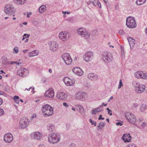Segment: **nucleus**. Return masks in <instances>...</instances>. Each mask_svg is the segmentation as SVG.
Wrapping results in <instances>:
<instances>
[{
    "instance_id": "c85d7f7f",
    "label": "nucleus",
    "mask_w": 147,
    "mask_h": 147,
    "mask_svg": "<svg viewBox=\"0 0 147 147\" xmlns=\"http://www.w3.org/2000/svg\"><path fill=\"white\" fill-rule=\"evenodd\" d=\"M140 84L139 82L136 81H133L132 82V86L135 88V90L138 88Z\"/></svg>"
},
{
    "instance_id": "338daca9",
    "label": "nucleus",
    "mask_w": 147,
    "mask_h": 147,
    "mask_svg": "<svg viewBox=\"0 0 147 147\" xmlns=\"http://www.w3.org/2000/svg\"><path fill=\"white\" fill-rule=\"evenodd\" d=\"M3 92L0 90V95H3Z\"/></svg>"
},
{
    "instance_id": "f257e3e1",
    "label": "nucleus",
    "mask_w": 147,
    "mask_h": 147,
    "mask_svg": "<svg viewBox=\"0 0 147 147\" xmlns=\"http://www.w3.org/2000/svg\"><path fill=\"white\" fill-rule=\"evenodd\" d=\"M48 139L50 143L53 144H56L60 140V136L58 133H53L49 136Z\"/></svg>"
},
{
    "instance_id": "a19ab883",
    "label": "nucleus",
    "mask_w": 147,
    "mask_h": 147,
    "mask_svg": "<svg viewBox=\"0 0 147 147\" xmlns=\"http://www.w3.org/2000/svg\"><path fill=\"white\" fill-rule=\"evenodd\" d=\"M106 109L108 112V114H109L110 116L112 115V113L111 110V109H110L108 108H107Z\"/></svg>"
},
{
    "instance_id": "09e8293b",
    "label": "nucleus",
    "mask_w": 147,
    "mask_h": 147,
    "mask_svg": "<svg viewBox=\"0 0 147 147\" xmlns=\"http://www.w3.org/2000/svg\"><path fill=\"white\" fill-rule=\"evenodd\" d=\"M119 34L122 35L124 33V31L121 30L119 31Z\"/></svg>"
},
{
    "instance_id": "f03ea898",
    "label": "nucleus",
    "mask_w": 147,
    "mask_h": 147,
    "mask_svg": "<svg viewBox=\"0 0 147 147\" xmlns=\"http://www.w3.org/2000/svg\"><path fill=\"white\" fill-rule=\"evenodd\" d=\"M53 109L52 107L47 104L44 105L42 108V112L43 114L48 116H50L53 114Z\"/></svg>"
},
{
    "instance_id": "bb28decb",
    "label": "nucleus",
    "mask_w": 147,
    "mask_h": 147,
    "mask_svg": "<svg viewBox=\"0 0 147 147\" xmlns=\"http://www.w3.org/2000/svg\"><path fill=\"white\" fill-rule=\"evenodd\" d=\"M38 51L36 50H34L30 52L28 54V56L29 57H32L38 55Z\"/></svg>"
},
{
    "instance_id": "603ef678",
    "label": "nucleus",
    "mask_w": 147,
    "mask_h": 147,
    "mask_svg": "<svg viewBox=\"0 0 147 147\" xmlns=\"http://www.w3.org/2000/svg\"><path fill=\"white\" fill-rule=\"evenodd\" d=\"M63 105L65 107L67 108L69 107V105H67V103L66 102H63Z\"/></svg>"
},
{
    "instance_id": "a878e982",
    "label": "nucleus",
    "mask_w": 147,
    "mask_h": 147,
    "mask_svg": "<svg viewBox=\"0 0 147 147\" xmlns=\"http://www.w3.org/2000/svg\"><path fill=\"white\" fill-rule=\"evenodd\" d=\"M128 41L130 46V48H131L134 47V40L131 37H129L127 38Z\"/></svg>"
},
{
    "instance_id": "8fccbe9b",
    "label": "nucleus",
    "mask_w": 147,
    "mask_h": 147,
    "mask_svg": "<svg viewBox=\"0 0 147 147\" xmlns=\"http://www.w3.org/2000/svg\"><path fill=\"white\" fill-rule=\"evenodd\" d=\"M15 63H17V62L16 61H11L9 62L8 64H14Z\"/></svg>"
},
{
    "instance_id": "412c9836",
    "label": "nucleus",
    "mask_w": 147,
    "mask_h": 147,
    "mask_svg": "<svg viewBox=\"0 0 147 147\" xmlns=\"http://www.w3.org/2000/svg\"><path fill=\"white\" fill-rule=\"evenodd\" d=\"M57 97L61 100H65L67 98V94L63 92H58L57 95Z\"/></svg>"
},
{
    "instance_id": "4d7b16f0",
    "label": "nucleus",
    "mask_w": 147,
    "mask_h": 147,
    "mask_svg": "<svg viewBox=\"0 0 147 147\" xmlns=\"http://www.w3.org/2000/svg\"><path fill=\"white\" fill-rule=\"evenodd\" d=\"M3 88L5 91H7L8 90V88L7 87H6L5 86H3Z\"/></svg>"
},
{
    "instance_id": "ddd939ff",
    "label": "nucleus",
    "mask_w": 147,
    "mask_h": 147,
    "mask_svg": "<svg viewBox=\"0 0 147 147\" xmlns=\"http://www.w3.org/2000/svg\"><path fill=\"white\" fill-rule=\"evenodd\" d=\"M135 77L138 78H142L147 79V74H144L142 71L136 72L134 74Z\"/></svg>"
},
{
    "instance_id": "680f3d73",
    "label": "nucleus",
    "mask_w": 147,
    "mask_h": 147,
    "mask_svg": "<svg viewBox=\"0 0 147 147\" xmlns=\"http://www.w3.org/2000/svg\"><path fill=\"white\" fill-rule=\"evenodd\" d=\"M36 117V115L35 114H33L32 116L31 117L32 118H35Z\"/></svg>"
},
{
    "instance_id": "cd10ccee",
    "label": "nucleus",
    "mask_w": 147,
    "mask_h": 147,
    "mask_svg": "<svg viewBox=\"0 0 147 147\" xmlns=\"http://www.w3.org/2000/svg\"><path fill=\"white\" fill-rule=\"evenodd\" d=\"M46 7L45 5H42L39 8V11L40 13H43L46 10Z\"/></svg>"
},
{
    "instance_id": "13d9d810",
    "label": "nucleus",
    "mask_w": 147,
    "mask_h": 147,
    "mask_svg": "<svg viewBox=\"0 0 147 147\" xmlns=\"http://www.w3.org/2000/svg\"><path fill=\"white\" fill-rule=\"evenodd\" d=\"M15 102L17 104H18L19 102V99H13Z\"/></svg>"
},
{
    "instance_id": "6ab92c4d",
    "label": "nucleus",
    "mask_w": 147,
    "mask_h": 147,
    "mask_svg": "<svg viewBox=\"0 0 147 147\" xmlns=\"http://www.w3.org/2000/svg\"><path fill=\"white\" fill-rule=\"evenodd\" d=\"M54 92L52 88H49L46 91L44 94V96L48 98H52L54 97Z\"/></svg>"
},
{
    "instance_id": "1a4fd4ad",
    "label": "nucleus",
    "mask_w": 147,
    "mask_h": 147,
    "mask_svg": "<svg viewBox=\"0 0 147 147\" xmlns=\"http://www.w3.org/2000/svg\"><path fill=\"white\" fill-rule=\"evenodd\" d=\"M61 57L66 65H69L71 63L72 60L69 54H63Z\"/></svg>"
},
{
    "instance_id": "4be33fe9",
    "label": "nucleus",
    "mask_w": 147,
    "mask_h": 147,
    "mask_svg": "<svg viewBox=\"0 0 147 147\" xmlns=\"http://www.w3.org/2000/svg\"><path fill=\"white\" fill-rule=\"evenodd\" d=\"M145 86L144 84H140L138 88L135 90V91L138 93H140L143 92L145 90Z\"/></svg>"
},
{
    "instance_id": "c756f323",
    "label": "nucleus",
    "mask_w": 147,
    "mask_h": 147,
    "mask_svg": "<svg viewBox=\"0 0 147 147\" xmlns=\"http://www.w3.org/2000/svg\"><path fill=\"white\" fill-rule=\"evenodd\" d=\"M146 1V0H137L136 3L138 5H141L145 3Z\"/></svg>"
},
{
    "instance_id": "49530a36",
    "label": "nucleus",
    "mask_w": 147,
    "mask_h": 147,
    "mask_svg": "<svg viewBox=\"0 0 147 147\" xmlns=\"http://www.w3.org/2000/svg\"><path fill=\"white\" fill-rule=\"evenodd\" d=\"M4 113V111L3 109L0 108V116L2 115Z\"/></svg>"
},
{
    "instance_id": "7c9ffc66",
    "label": "nucleus",
    "mask_w": 147,
    "mask_h": 147,
    "mask_svg": "<svg viewBox=\"0 0 147 147\" xmlns=\"http://www.w3.org/2000/svg\"><path fill=\"white\" fill-rule=\"evenodd\" d=\"M147 109V106L145 104H142L140 107V110L141 112H144Z\"/></svg>"
},
{
    "instance_id": "393cba45",
    "label": "nucleus",
    "mask_w": 147,
    "mask_h": 147,
    "mask_svg": "<svg viewBox=\"0 0 147 147\" xmlns=\"http://www.w3.org/2000/svg\"><path fill=\"white\" fill-rule=\"evenodd\" d=\"M47 129L50 132H52L54 131L55 127L54 125L53 124H48L47 127Z\"/></svg>"
},
{
    "instance_id": "4c0bfd02",
    "label": "nucleus",
    "mask_w": 147,
    "mask_h": 147,
    "mask_svg": "<svg viewBox=\"0 0 147 147\" xmlns=\"http://www.w3.org/2000/svg\"><path fill=\"white\" fill-rule=\"evenodd\" d=\"M30 36L29 34H25L23 36V38L22 39V40H23L25 38H28Z\"/></svg>"
},
{
    "instance_id": "f3484780",
    "label": "nucleus",
    "mask_w": 147,
    "mask_h": 147,
    "mask_svg": "<svg viewBox=\"0 0 147 147\" xmlns=\"http://www.w3.org/2000/svg\"><path fill=\"white\" fill-rule=\"evenodd\" d=\"M63 81L65 84L67 86H72L74 84V80L70 79L68 77H66L63 79Z\"/></svg>"
},
{
    "instance_id": "864d4df0",
    "label": "nucleus",
    "mask_w": 147,
    "mask_h": 147,
    "mask_svg": "<svg viewBox=\"0 0 147 147\" xmlns=\"http://www.w3.org/2000/svg\"><path fill=\"white\" fill-rule=\"evenodd\" d=\"M122 125H123V124L122 123H121L120 122H117L116 123V125H119L120 126H121Z\"/></svg>"
},
{
    "instance_id": "f8f14e48",
    "label": "nucleus",
    "mask_w": 147,
    "mask_h": 147,
    "mask_svg": "<svg viewBox=\"0 0 147 147\" xmlns=\"http://www.w3.org/2000/svg\"><path fill=\"white\" fill-rule=\"evenodd\" d=\"M75 96L77 100H81L82 101H84L87 97V95L84 92H78L76 94Z\"/></svg>"
},
{
    "instance_id": "5fc2aeb1",
    "label": "nucleus",
    "mask_w": 147,
    "mask_h": 147,
    "mask_svg": "<svg viewBox=\"0 0 147 147\" xmlns=\"http://www.w3.org/2000/svg\"><path fill=\"white\" fill-rule=\"evenodd\" d=\"M19 97L17 96H14L13 99H19Z\"/></svg>"
},
{
    "instance_id": "a211bd4d",
    "label": "nucleus",
    "mask_w": 147,
    "mask_h": 147,
    "mask_svg": "<svg viewBox=\"0 0 147 147\" xmlns=\"http://www.w3.org/2000/svg\"><path fill=\"white\" fill-rule=\"evenodd\" d=\"M93 52L91 51L86 53L84 56V60L87 62H88L90 59L92 58L93 57Z\"/></svg>"
},
{
    "instance_id": "79ce46f5",
    "label": "nucleus",
    "mask_w": 147,
    "mask_h": 147,
    "mask_svg": "<svg viewBox=\"0 0 147 147\" xmlns=\"http://www.w3.org/2000/svg\"><path fill=\"white\" fill-rule=\"evenodd\" d=\"M95 1L96 2V3H97V4L98 5V6L100 8H101V4L100 3L98 2V0H95Z\"/></svg>"
},
{
    "instance_id": "2f4dec72",
    "label": "nucleus",
    "mask_w": 147,
    "mask_h": 147,
    "mask_svg": "<svg viewBox=\"0 0 147 147\" xmlns=\"http://www.w3.org/2000/svg\"><path fill=\"white\" fill-rule=\"evenodd\" d=\"M25 0H14L15 3L17 4L22 5L24 4L25 2Z\"/></svg>"
},
{
    "instance_id": "052dcab7",
    "label": "nucleus",
    "mask_w": 147,
    "mask_h": 147,
    "mask_svg": "<svg viewBox=\"0 0 147 147\" xmlns=\"http://www.w3.org/2000/svg\"><path fill=\"white\" fill-rule=\"evenodd\" d=\"M3 102V100L2 99L0 98V105H1Z\"/></svg>"
},
{
    "instance_id": "58836bf2",
    "label": "nucleus",
    "mask_w": 147,
    "mask_h": 147,
    "mask_svg": "<svg viewBox=\"0 0 147 147\" xmlns=\"http://www.w3.org/2000/svg\"><path fill=\"white\" fill-rule=\"evenodd\" d=\"M123 86V85L122 82V80L120 79L119 80V85L118 86V88L120 89Z\"/></svg>"
},
{
    "instance_id": "9b49d317",
    "label": "nucleus",
    "mask_w": 147,
    "mask_h": 147,
    "mask_svg": "<svg viewBox=\"0 0 147 147\" xmlns=\"http://www.w3.org/2000/svg\"><path fill=\"white\" fill-rule=\"evenodd\" d=\"M49 49L53 52L55 51L58 49V45L57 42L54 41H50L48 43Z\"/></svg>"
},
{
    "instance_id": "9d476101",
    "label": "nucleus",
    "mask_w": 147,
    "mask_h": 147,
    "mask_svg": "<svg viewBox=\"0 0 147 147\" xmlns=\"http://www.w3.org/2000/svg\"><path fill=\"white\" fill-rule=\"evenodd\" d=\"M19 123L20 127L21 128L24 129L28 125V120L26 118L23 117L20 119Z\"/></svg>"
},
{
    "instance_id": "774afa93",
    "label": "nucleus",
    "mask_w": 147,
    "mask_h": 147,
    "mask_svg": "<svg viewBox=\"0 0 147 147\" xmlns=\"http://www.w3.org/2000/svg\"><path fill=\"white\" fill-rule=\"evenodd\" d=\"M145 32L146 35H147V27L145 29Z\"/></svg>"
},
{
    "instance_id": "4468645a",
    "label": "nucleus",
    "mask_w": 147,
    "mask_h": 147,
    "mask_svg": "<svg viewBox=\"0 0 147 147\" xmlns=\"http://www.w3.org/2000/svg\"><path fill=\"white\" fill-rule=\"evenodd\" d=\"M28 70L24 68H22L19 69L17 72L19 76L23 77L26 76L28 75Z\"/></svg>"
},
{
    "instance_id": "aec40b11",
    "label": "nucleus",
    "mask_w": 147,
    "mask_h": 147,
    "mask_svg": "<svg viewBox=\"0 0 147 147\" xmlns=\"http://www.w3.org/2000/svg\"><path fill=\"white\" fill-rule=\"evenodd\" d=\"M72 70L75 74L80 76H82L84 73L81 68L79 67H76L73 68Z\"/></svg>"
},
{
    "instance_id": "7ed1b4c3",
    "label": "nucleus",
    "mask_w": 147,
    "mask_h": 147,
    "mask_svg": "<svg viewBox=\"0 0 147 147\" xmlns=\"http://www.w3.org/2000/svg\"><path fill=\"white\" fill-rule=\"evenodd\" d=\"M126 25L129 28H133L136 27V24L134 18L131 17L127 18L126 20Z\"/></svg>"
},
{
    "instance_id": "69168bd1",
    "label": "nucleus",
    "mask_w": 147,
    "mask_h": 147,
    "mask_svg": "<svg viewBox=\"0 0 147 147\" xmlns=\"http://www.w3.org/2000/svg\"><path fill=\"white\" fill-rule=\"evenodd\" d=\"M49 71L50 73H51L52 72V70L51 69H49Z\"/></svg>"
},
{
    "instance_id": "de8ad7c7",
    "label": "nucleus",
    "mask_w": 147,
    "mask_h": 147,
    "mask_svg": "<svg viewBox=\"0 0 147 147\" xmlns=\"http://www.w3.org/2000/svg\"><path fill=\"white\" fill-rule=\"evenodd\" d=\"M69 147H76V145L75 144L72 143L70 144Z\"/></svg>"
},
{
    "instance_id": "c9c22d12",
    "label": "nucleus",
    "mask_w": 147,
    "mask_h": 147,
    "mask_svg": "<svg viewBox=\"0 0 147 147\" xmlns=\"http://www.w3.org/2000/svg\"><path fill=\"white\" fill-rule=\"evenodd\" d=\"M7 57H3L2 58V63L4 64H7Z\"/></svg>"
},
{
    "instance_id": "423d86ee",
    "label": "nucleus",
    "mask_w": 147,
    "mask_h": 147,
    "mask_svg": "<svg viewBox=\"0 0 147 147\" xmlns=\"http://www.w3.org/2000/svg\"><path fill=\"white\" fill-rule=\"evenodd\" d=\"M102 55V59L105 62H109L113 59L112 55L110 53L105 52L103 53Z\"/></svg>"
},
{
    "instance_id": "5701e85b",
    "label": "nucleus",
    "mask_w": 147,
    "mask_h": 147,
    "mask_svg": "<svg viewBox=\"0 0 147 147\" xmlns=\"http://www.w3.org/2000/svg\"><path fill=\"white\" fill-rule=\"evenodd\" d=\"M122 139L125 142H129L131 140V137L129 134H124L122 137Z\"/></svg>"
},
{
    "instance_id": "c03bdc74",
    "label": "nucleus",
    "mask_w": 147,
    "mask_h": 147,
    "mask_svg": "<svg viewBox=\"0 0 147 147\" xmlns=\"http://www.w3.org/2000/svg\"><path fill=\"white\" fill-rule=\"evenodd\" d=\"M18 51V47H15L13 49V52L15 53H17Z\"/></svg>"
},
{
    "instance_id": "20e7f679",
    "label": "nucleus",
    "mask_w": 147,
    "mask_h": 147,
    "mask_svg": "<svg viewBox=\"0 0 147 147\" xmlns=\"http://www.w3.org/2000/svg\"><path fill=\"white\" fill-rule=\"evenodd\" d=\"M4 11L7 14H10L13 16H15V10L14 7L11 4L6 5L5 7Z\"/></svg>"
},
{
    "instance_id": "e2e57ef3",
    "label": "nucleus",
    "mask_w": 147,
    "mask_h": 147,
    "mask_svg": "<svg viewBox=\"0 0 147 147\" xmlns=\"http://www.w3.org/2000/svg\"><path fill=\"white\" fill-rule=\"evenodd\" d=\"M39 147H45V146L43 145L40 144L39 145Z\"/></svg>"
},
{
    "instance_id": "e433bc0d",
    "label": "nucleus",
    "mask_w": 147,
    "mask_h": 147,
    "mask_svg": "<svg viewBox=\"0 0 147 147\" xmlns=\"http://www.w3.org/2000/svg\"><path fill=\"white\" fill-rule=\"evenodd\" d=\"M101 110H99V107H98L97 108L94 109V110H93L92 111V114H96L95 112L96 111L97 112H98L100 111Z\"/></svg>"
},
{
    "instance_id": "0e129e2a",
    "label": "nucleus",
    "mask_w": 147,
    "mask_h": 147,
    "mask_svg": "<svg viewBox=\"0 0 147 147\" xmlns=\"http://www.w3.org/2000/svg\"><path fill=\"white\" fill-rule=\"evenodd\" d=\"M28 51V50L26 49V50H24L23 51V53H26Z\"/></svg>"
},
{
    "instance_id": "6e6552de",
    "label": "nucleus",
    "mask_w": 147,
    "mask_h": 147,
    "mask_svg": "<svg viewBox=\"0 0 147 147\" xmlns=\"http://www.w3.org/2000/svg\"><path fill=\"white\" fill-rule=\"evenodd\" d=\"M59 36L60 39L63 41H65L69 38L70 34L66 32L62 31L60 32Z\"/></svg>"
},
{
    "instance_id": "ea45409f",
    "label": "nucleus",
    "mask_w": 147,
    "mask_h": 147,
    "mask_svg": "<svg viewBox=\"0 0 147 147\" xmlns=\"http://www.w3.org/2000/svg\"><path fill=\"white\" fill-rule=\"evenodd\" d=\"M89 121L91 123L92 125H94V126H96V122H93L91 119H89Z\"/></svg>"
},
{
    "instance_id": "f704fd0d",
    "label": "nucleus",
    "mask_w": 147,
    "mask_h": 147,
    "mask_svg": "<svg viewBox=\"0 0 147 147\" xmlns=\"http://www.w3.org/2000/svg\"><path fill=\"white\" fill-rule=\"evenodd\" d=\"M99 125H98L97 126V127L101 129L103 127L105 126V124L103 122H100L99 123Z\"/></svg>"
},
{
    "instance_id": "39448f33",
    "label": "nucleus",
    "mask_w": 147,
    "mask_h": 147,
    "mask_svg": "<svg viewBox=\"0 0 147 147\" xmlns=\"http://www.w3.org/2000/svg\"><path fill=\"white\" fill-rule=\"evenodd\" d=\"M125 116L129 122L132 124H134L136 119L135 116L130 112H127L125 114Z\"/></svg>"
},
{
    "instance_id": "3c124183",
    "label": "nucleus",
    "mask_w": 147,
    "mask_h": 147,
    "mask_svg": "<svg viewBox=\"0 0 147 147\" xmlns=\"http://www.w3.org/2000/svg\"><path fill=\"white\" fill-rule=\"evenodd\" d=\"M102 115H99V117L98 118V119L99 120H104L105 118L103 117H102Z\"/></svg>"
},
{
    "instance_id": "dca6fc26",
    "label": "nucleus",
    "mask_w": 147,
    "mask_h": 147,
    "mask_svg": "<svg viewBox=\"0 0 147 147\" xmlns=\"http://www.w3.org/2000/svg\"><path fill=\"white\" fill-rule=\"evenodd\" d=\"M13 137L12 134L10 133L5 134L4 136V140L7 143H9L12 141Z\"/></svg>"
},
{
    "instance_id": "0eeeda50",
    "label": "nucleus",
    "mask_w": 147,
    "mask_h": 147,
    "mask_svg": "<svg viewBox=\"0 0 147 147\" xmlns=\"http://www.w3.org/2000/svg\"><path fill=\"white\" fill-rule=\"evenodd\" d=\"M77 33L82 37H85L88 38L90 37V34L84 28H79L77 30Z\"/></svg>"
},
{
    "instance_id": "72a5a7b5",
    "label": "nucleus",
    "mask_w": 147,
    "mask_h": 147,
    "mask_svg": "<svg viewBox=\"0 0 147 147\" xmlns=\"http://www.w3.org/2000/svg\"><path fill=\"white\" fill-rule=\"evenodd\" d=\"M87 4L88 5H90L91 6H94L95 5V3L91 0L87 2Z\"/></svg>"
},
{
    "instance_id": "37998d69",
    "label": "nucleus",
    "mask_w": 147,
    "mask_h": 147,
    "mask_svg": "<svg viewBox=\"0 0 147 147\" xmlns=\"http://www.w3.org/2000/svg\"><path fill=\"white\" fill-rule=\"evenodd\" d=\"M127 147H137L135 144H131L128 145Z\"/></svg>"
},
{
    "instance_id": "2eb2a0df",
    "label": "nucleus",
    "mask_w": 147,
    "mask_h": 147,
    "mask_svg": "<svg viewBox=\"0 0 147 147\" xmlns=\"http://www.w3.org/2000/svg\"><path fill=\"white\" fill-rule=\"evenodd\" d=\"M42 134L39 131L34 132L31 134L30 136L32 138L36 140H40L42 137Z\"/></svg>"
},
{
    "instance_id": "b1692460",
    "label": "nucleus",
    "mask_w": 147,
    "mask_h": 147,
    "mask_svg": "<svg viewBox=\"0 0 147 147\" xmlns=\"http://www.w3.org/2000/svg\"><path fill=\"white\" fill-rule=\"evenodd\" d=\"M87 77L89 79L92 81L96 80L98 78V76L97 75L92 73L89 74L87 75Z\"/></svg>"
},
{
    "instance_id": "bf43d9fd",
    "label": "nucleus",
    "mask_w": 147,
    "mask_h": 147,
    "mask_svg": "<svg viewBox=\"0 0 147 147\" xmlns=\"http://www.w3.org/2000/svg\"><path fill=\"white\" fill-rule=\"evenodd\" d=\"M146 125V123H143L142 124L141 126L143 128H144Z\"/></svg>"
},
{
    "instance_id": "6e6d98bb",
    "label": "nucleus",
    "mask_w": 147,
    "mask_h": 147,
    "mask_svg": "<svg viewBox=\"0 0 147 147\" xmlns=\"http://www.w3.org/2000/svg\"><path fill=\"white\" fill-rule=\"evenodd\" d=\"M121 55L122 57H124V52L123 51V50H121Z\"/></svg>"
},
{
    "instance_id": "a18cd8bd",
    "label": "nucleus",
    "mask_w": 147,
    "mask_h": 147,
    "mask_svg": "<svg viewBox=\"0 0 147 147\" xmlns=\"http://www.w3.org/2000/svg\"><path fill=\"white\" fill-rule=\"evenodd\" d=\"M31 89H32V91H33V93H34V87H32L28 89L27 88H26L25 89V90H27L28 91H30Z\"/></svg>"
},
{
    "instance_id": "473e14b6",
    "label": "nucleus",
    "mask_w": 147,
    "mask_h": 147,
    "mask_svg": "<svg viewBox=\"0 0 147 147\" xmlns=\"http://www.w3.org/2000/svg\"><path fill=\"white\" fill-rule=\"evenodd\" d=\"M77 108L78 109L80 113H83L84 112V109L83 107L81 105H78L76 106Z\"/></svg>"
}]
</instances>
